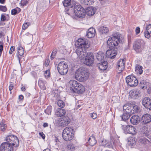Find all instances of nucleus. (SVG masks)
<instances>
[{
	"instance_id": "obj_1",
	"label": "nucleus",
	"mask_w": 151,
	"mask_h": 151,
	"mask_svg": "<svg viewBox=\"0 0 151 151\" xmlns=\"http://www.w3.org/2000/svg\"><path fill=\"white\" fill-rule=\"evenodd\" d=\"M120 34L116 33L114 34L112 37H110L108 39L107 43L109 47V50L106 52V56L111 59H114L117 54L116 50L113 49L114 48L117 46L120 42Z\"/></svg>"
},
{
	"instance_id": "obj_2",
	"label": "nucleus",
	"mask_w": 151,
	"mask_h": 151,
	"mask_svg": "<svg viewBox=\"0 0 151 151\" xmlns=\"http://www.w3.org/2000/svg\"><path fill=\"white\" fill-rule=\"evenodd\" d=\"M89 77V73L87 69L83 67L79 68L75 73L76 79L81 82L85 81Z\"/></svg>"
},
{
	"instance_id": "obj_3",
	"label": "nucleus",
	"mask_w": 151,
	"mask_h": 151,
	"mask_svg": "<svg viewBox=\"0 0 151 151\" xmlns=\"http://www.w3.org/2000/svg\"><path fill=\"white\" fill-rule=\"evenodd\" d=\"M70 89L74 93H82L85 91V88L80 83L73 80L69 82Z\"/></svg>"
},
{
	"instance_id": "obj_4",
	"label": "nucleus",
	"mask_w": 151,
	"mask_h": 151,
	"mask_svg": "<svg viewBox=\"0 0 151 151\" xmlns=\"http://www.w3.org/2000/svg\"><path fill=\"white\" fill-rule=\"evenodd\" d=\"M5 139L6 141V143L14 147H17L19 146V141L18 138L15 136L12 135H8L6 137Z\"/></svg>"
},
{
	"instance_id": "obj_5",
	"label": "nucleus",
	"mask_w": 151,
	"mask_h": 151,
	"mask_svg": "<svg viewBox=\"0 0 151 151\" xmlns=\"http://www.w3.org/2000/svg\"><path fill=\"white\" fill-rule=\"evenodd\" d=\"M74 12L76 15L79 18H83L85 16V10L80 5L75 6Z\"/></svg>"
},
{
	"instance_id": "obj_6",
	"label": "nucleus",
	"mask_w": 151,
	"mask_h": 151,
	"mask_svg": "<svg viewBox=\"0 0 151 151\" xmlns=\"http://www.w3.org/2000/svg\"><path fill=\"white\" fill-rule=\"evenodd\" d=\"M57 69L59 73L62 75L66 74L68 68L67 64L64 61L60 62L58 65Z\"/></svg>"
},
{
	"instance_id": "obj_7",
	"label": "nucleus",
	"mask_w": 151,
	"mask_h": 151,
	"mask_svg": "<svg viewBox=\"0 0 151 151\" xmlns=\"http://www.w3.org/2000/svg\"><path fill=\"white\" fill-rule=\"evenodd\" d=\"M126 80L127 84L131 87L136 86L138 83V80L132 75L128 76L126 78Z\"/></svg>"
},
{
	"instance_id": "obj_8",
	"label": "nucleus",
	"mask_w": 151,
	"mask_h": 151,
	"mask_svg": "<svg viewBox=\"0 0 151 151\" xmlns=\"http://www.w3.org/2000/svg\"><path fill=\"white\" fill-rule=\"evenodd\" d=\"M143 43V41L142 40H138L134 42L133 45V48L136 52L139 53L142 51Z\"/></svg>"
},
{
	"instance_id": "obj_9",
	"label": "nucleus",
	"mask_w": 151,
	"mask_h": 151,
	"mask_svg": "<svg viewBox=\"0 0 151 151\" xmlns=\"http://www.w3.org/2000/svg\"><path fill=\"white\" fill-rule=\"evenodd\" d=\"M121 128L126 134H134L136 133V129L132 125H127L125 126L121 125Z\"/></svg>"
},
{
	"instance_id": "obj_10",
	"label": "nucleus",
	"mask_w": 151,
	"mask_h": 151,
	"mask_svg": "<svg viewBox=\"0 0 151 151\" xmlns=\"http://www.w3.org/2000/svg\"><path fill=\"white\" fill-rule=\"evenodd\" d=\"M94 60L93 54L92 53L88 52L85 57L84 63L86 65L91 66L93 63Z\"/></svg>"
},
{
	"instance_id": "obj_11",
	"label": "nucleus",
	"mask_w": 151,
	"mask_h": 151,
	"mask_svg": "<svg viewBox=\"0 0 151 151\" xmlns=\"http://www.w3.org/2000/svg\"><path fill=\"white\" fill-rule=\"evenodd\" d=\"M76 52L78 55V58L81 60L85 58L88 53L85 49H83L82 47H79L76 50Z\"/></svg>"
},
{
	"instance_id": "obj_12",
	"label": "nucleus",
	"mask_w": 151,
	"mask_h": 151,
	"mask_svg": "<svg viewBox=\"0 0 151 151\" xmlns=\"http://www.w3.org/2000/svg\"><path fill=\"white\" fill-rule=\"evenodd\" d=\"M14 147L8 143L3 142L0 146V151H13Z\"/></svg>"
},
{
	"instance_id": "obj_13",
	"label": "nucleus",
	"mask_w": 151,
	"mask_h": 151,
	"mask_svg": "<svg viewBox=\"0 0 151 151\" xmlns=\"http://www.w3.org/2000/svg\"><path fill=\"white\" fill-rule=\"evenodd\" d=\"M142 105L146 108L151 110V99L146 97L144 98L142 101Z\"/></svg>"
},
{
	"instance_id": "obj_14",
	"label": "nucleus",
	"mask_w": 151,
	"mask_h": 151,
	"mask_svg": "<svg viewBox=\"0 0 151 151\" xmlns=\"http://www.w3.org/2000/svg\"><path fill=\"white\" fill-rule=\"evenodd\" d=\"M70 120L68 116H65L58 121L59 126L64 127L67 125L70 122Z\"/></svg>"
},
{
	"instance_id": "obj_15",
	"label": "nucleus",
	"mask_w": 151,
	"mask_h": 151,
	"mask_svg": "<svg viewBox=\"0 0 151 151\" xmlns=\"http://www.w3.org/2000/svg\"><path fill=\"white\" fill-rule=\"evenodd\" d=\"M139 91L138 89H134L130 91L129 92L130 97L133 99H138L140 95Z\"/></svg>"
},
{
	"instance_id": "obj_16",
	"label": "nucleus",
	"mask_w": 151,
	"mask_h": 151,
	"mask_svg": "<svg viewBox=\"0 0 151 151\" xmlns=\"http://www.w3.org/2000/svg\"><path fill=\"white\" fill-rule=\"evenodd\" d=\"M125 61L124 59H121L117 63V66L118 70L119 71V73H120L125 68Z\"/></svg>"
},
{
	"instance_id": "obj_17",
	"label": "nucleus",
	"mask_w": 151,
	"mask_h": 151,
	"mask_svg": "<svg viewBox=\"0 0 151 151\" xmlns=\"http://www.w3.org/2000/svg\"><path fill=\"white\" fill-rule=\"evenodd\" d=\"M141 121L144 124H147L151 122V115L149 114H146L143 115Z\"/></svg>"
},
{
	"instance_id": "obj_18",
	"label": "nucleus",
	"mask_w": 151,
	"mask_h": 151,
	"mask_svg": "<svg viewBox=\"0 0 151 151\" xmlns=\"http://www.w3.org/2000/svg\"><path fill=\"white\" fill-rule=\"evenodd\" d=\"M107 62L106 61H104L97 63L96 66L99 70H104L106 69L107 68Z\"/></svg>"
},
{
	"instance_id": "obj_19",
	"label": "nucleus",
	"mask_w": 151,
	"mask_h": 151,
	"mask_svg": "<svg viewBox=\"0 0 151 151\" xmlns=\"http://www.w3.org/2000/svg\"><path fill=\"white\" fill-rule=\"evenodd\" d=\"M96 9L95 8L91 6L87 8L85 10L86 14L90 16L93 15L95 13Z\"/></svg>"
},
{
	"instance_id": "obj_20",
	"label": "nucleus",
	"mask_w": 151,
	"mask_h": 151,
	"mask_svg": "<svg viewBox=\"0 0 151 151\" xmlns=\"http://www.w3.org/2000/svg\"><path fill=\"white\" fill-rule=\"evenodd\" d=\"M64 134L65 136L67 135V134H71L74 136V132L73 128L71 127H65L63 130V134Z\"/></svg>"
},
{
	"instance_id": "obj_21",
	"label": "nucleus",
	"mask_w": 151,
	"mask_h": 151,
	"mask_svg": "<svg viewBox=\"0 0 151 151\" xmlns=\"http://www.w3.org/2000/svg\"><path fill=\"white\" fill-rule=\"evenodd\" d=\"M140 117L138 115H135L132 116L131 118L130 122L133 124H137L139 122Z\"/></svg>"
},
{
	"instance_id": "obj_22",
	"label": "nucleus",
	"mask_w": 151,
	"mask_h": 151,
	"mask_svg": "<svg viewBox=\"0 0 151 151\" xmlns=\"http://www.w3.org/2000/svg\"><path fill=\"white\" fill-rule=\"evenodd\" d=\"M95 29L93 27L90 28L88 30L87 36L89 38H91L95 36Z\"/></svg>"
},
{
	"instance_id": "obj_23",
	"label": "nucleus",
	"mask_w": 151,
	"mask_h": 151,
	"mask_svg": "<svg viewBox=\"0 0 151 151\" xmlns=\"http://www.w3.org/2000/svg\"><path fill=\"white\" fill-rule=\"evenodd\" d=\"M102 145L105 147L109 148H112L113 145H114V142L112 141L108 142L107 141L103 140L102 141Z\"/></svg>"
},
{
	"instance_id": "obj_24",
	"label": "nucleus",
	"mask_w": 151,
	"mask_h": 151,
	"mask_svg": "<svg viewBox=\"0 0 151 151\" xmlns=\"http://www.w3.org/2000/svg\"><path fill=\"white\" fill-rule=\"evenodd\" d=\"M18 55L17 54V57L18 58L19 62H20L21 58L19 56H22L24 53V50L23 48L22 47H18Z\"/></svg>"
},
{
	"instance_id": "obj_25",
	"label": "nucleus",
	"mask_w": 151,
	"mask_h": 151,
	"mask_svg": "<svg viewBox=\"0 0 151 151\" xmlns=\"http://www.w3.org/2000/svg\"><path fill=\"white\" fill-rule=\"evenodd\" d=\"M56 114L58 116H62L65 115L66 111L64 109L59 108L57 109Z\"/></svg>"
},
{
	"instance_id": "obj_26",
	"label": "nucleus",
	"mask_w": 151,
	"mask_h": 151,
	"mask_svg": "<svg viewBox=\"0 0 151 151\" xmlns=\"http://www.w3.org/2000/svg\"><path fill=\"white\" fill-rule=\"evenodd\" d=\"M78 44L79 46H81V47H85V46L86 45L87 42L86 40L82 39H79L78 40Z\"/></svg>"
},
{
	"instance_id": "obj_27",
	"label": "nucleus",
	"mask_w": 151,
	"mask_h": 151,
	"mask_svg": "<svg viewBox=\"0 0 151 151\" xmlns=\"http://www.w3.org/2000/svg\"><path fill=\"white\" fill-rule=\"evenodd\" d=\"M67 135L65 136L64 134H62V137L63 139L66 141H68L71 140L74 137L71 134H67Z\"/></svg>"
},
{
	"instance_id": "obj_28",
	"label": "nucleus",
	"mask_w": 151,
	"mask_h": 151,
	"mask_svg": "<svg viewBox=\"0 0 151 151\" xmlns=\"http://www.w3.org/2000/svg\"><path fill=\"white\" fill-rule=\"evenodd\" d=\"M104 54L103 52H99L96 54V57L97 59L99 61L102 60L104 57Z\"/></svg>"
},
{
	"instance_id": "obj_29",
	"label": "nucleus",
	"mask_w": 151,
	"mask_h": 151,
	"mask_svg": "<svg viewBox=\"0 0 151 151\" xmlns=\"http://www.w3.org/2000/svg\"><path fill=\"white\" fill-rule=\"evenodd\" d=\"M88 142L90 145L93 146L96 143L97 141L94 137L91 136L89 138Z\"/></svg>"
},
{
	"instance_id": "obj_30",
	"label": "nucleus",
	"mask_w": 151,
	"mask_h": 151,
	"mask_svg": "<svg viewBox=\"0 0 151 151\" xmlns=\"http://www.w3.org/2000/svg\"><path fill=\"white\" fill-rule=\"evenodd\" d=\"M142 67L141 66L136 64L135 68V71L137 73H139V74H141L143 70L142 69Z\"/></svg>"
},
{
	"instance_id": "obj_31",
	"label": "nucleus",
	"mask_w": 151,
	"mask_h": 151,
	"mask_svg": "<svg viewBox=\"0 0 151 151\" xmlns=\"http://www.w3.org/2000/svg\"><path fill=\"white\" fill-rule=\"evenodd\" d=\"M99 31L102 34L107 33L109 32V29L105 27L102 26L99 29Z\"/></svg>"
},
{
	"instance_id": "obj_32",
	"label": "nucleus",
	"mask_w": 151,
	"mask_h": 151,
	"mask_svg": "<svg viewBox=\"0 0 151 151\" xmlns=\"http://www.w3.org/2000/svg\"><path fill=\"white\" fill-rule=\"evenodd\" d=\"M139 142L142 144L145 145L146 144H149L150 143L149 141L146 138H141L139 141Z\"/></svg>"
},
{
	"instance_id": "obj_33",
	"label": "nucleus",
	"mask_w": 151,
	"mask_h": 151,
	"mask_svg": "<svg viewBox=\"0 0 151 151\" xmlns=\"http://www.w3.org/2000/svg\"><path fill=\"white\" fill-rule=\"evenodd\" d=\"M147 82L143 80L140 81L139 83V85L142 89H145L147 88Z\"/></svg>"
},
{
	"instance_id": "obj_34",
	"label": "nucleus",
	"mask_w": 151,
	"mask_h": 151,
	"mask_svg": "<svg viewBox=\"0 0 151 151\" xmlns=\"http://www.w3.org/2000/svg\"><path fill=\"white\" fill-rule=\"evenodd\" d=\"M21 11V9L20 8L17 7L13 9H12L11 11V13L12 15H14L19 13Z\"/></svg>"
},
{
	"instance_id": "obj_35",
	"label": "nucleus",
	"mask_w": 151,
	"mask_h": 151,
	"mask_svg": "<svg viewBox=\"0 0 151 151\" xmlns=\"http://www.w3.org/2000/svg\"><path fill=\"white\" fill-rule=\"evenodd\" d=\"M38 85L41 89L43 90L45 89L46 87L45 86V81L40 80H39L38 81Z\"/></svg>"
},
{
	"instance_id": "obj_36",
	"label": "nucleus",
	"mask_w": 151,
	"mask_h": 151,
	"mask_svg": "<svg viewBox=\"0 0 151 151\" xmlns=\"http://www.w3.org/2000/svg\"><path fill=\"white\" fill-rule=\"evenodd\" d=\"M130 115L128 114L124 113L122 116V118L123 120L125 121L128 119L130 116Z\"/></svg>"
},
{
	"instance_id": "obj_37",
	"label": "nucleus",
	"mask_w": 151,
	"mask_h": 151,
	"mask_svg": "<svg viewBox=\"0 0 151 151\" xmlns=\"http://www.w3.org/2000/svg\"><path fill=\"white\" fill-rule=\"evenodd\" d=\"M52 108V107L51 106H48L47 109L44 110L45 113L46 114H47L48 115L50 114L51 112Z\"/></svg>"
},
{
	"instance_id": "obj_38",
	"label": "nucleus",
	"mask_w": 151,
	"mask_h": 151,
	"mask_svg": "<svg viewBox=\"0 0 151 151\" xmlns=\"http://www.w3.org/2000/svg\"><path fill=\"white\" fill-rule=\"evenodd\" d=\"M129 108V109L128 108V109L124 111V112L125 113L131 115L132 114L134 113V111L132 109V108L131 106H130Z\"/></svg>"
},
{
	"instance_id": "obj_39",
	"label": "nucleus",
	"mask_w": 151,
	"mask_h": 151,
	"mask_svg": "<svg viewBox=\"0 0 151 151\" xmlns=\"http://www.w3.org/2000/svg\"><path fill=\"white\" fill-rule=\"evenodd\" d=\"M83 3L85 5H90L93 3V0H83Z\"/></svg>"
},
{
	"instance_id": "obj_40",
	"label": "nucleus",
	"mask_w": 151,
	"mask_h": 151,
	"mask_svg": "<svg viewBox=\"0 0 151 151\" xmlns=\"http://www.w3.org/2000/svg\"><path fill=\"white\" fill-rule=\"evenodd\" d=\"M0 127L1 130L3 131H4L6 129V124H4V123L1 122L0 123Z\"/></svg>"
},
{
	"instance_id": "obj_41",
	"label": "nucleus",
	"mask_w": 151,
	"mask_h": 151,
	"mask_svg": "<svg viewBox=\"0 0 151 151\" xmlns=\"http://www.w3.org/2000/svg\"><path fill=\"white\" fill-rule=\"evenodd\" d=\"M58 106L61 108H63L65 106L64 102L62 100H59L57 102Z\"/></svg>"
},
{
	"instance_id": "obj_42",
	"label": "nucleus",
	"mask_w": 151,
	"mask_h": 151,
	"mask_svg": "<svg viewBox=\"0 0 151 151\" xmlns=\"http://www.w3.org/2000/svg\"><path fill=\"white\" fill-rule=\"evenodd\" d=\"M68 149L72 151H73L75 149L74 145L71 143L69 144L67 146Z\"/></svg>"
},
{
	"instance_id": "obj_43",
	"label": "nucleus",
	"mask_w": 151,
	"mask_h": 151,
	"mask_svg": "<svg viewBox=\"0 0 151 151\" xmlns=\"http://www.w3.org/2000/svg\"><path fill=\"white\" fill-rule=\"evenodd\" d=\"M71 0H64L63 2V5L65 6H69L70 4Z\"/></svg>"
},
{
	"instance_id": "obj_44",
	"label": "nucleus",
	"mask_w": 151,
	"mask_h": 151,
	"mask_svg": "<svg viewBox=\"0 0 151 151\" xmlns=\"http://www.w3.org/2000/svg\"><path fill=\"white\" fill-rule=\"evenodd\" d=\"M57 53V50L54 49L53 50L50 56V58L52 60L55 58V55Z\"/></svg>"
},
{
	"instance_id": "obj_45",
	"label": "nucleus",
	"mask_w": 151,
	"mask_h": 151,
	"mask_svg": "<svg viewBox=\"0 0 151 151\" xmlns=\"http://www.w3.org/2000/svg\"><path fill=\"white\" fill-rule=\"evenodd\" d=\"M28 4V1L27 0H21L20 3V5L22 6H26Z\"/></svg>"
},
{
	"instance_id": "obj_46",
	"label": "nucleus",
	"mask_w": 151,
	"mask_h": 151,
	"mask_svg": "<svg viewBox=\"0 0 151 151\" xmlns=\"http://www.w3.org/2000/svg\"><path fill=\"white\" fill-rule=\"evenodd\" d=\"M89 114L91 117L93 119H95L97 117V114L95 113H90Z\"/></svg>"
},
{
	"instance_id": "obj_47",
	"label": "nucleus",
	"mask_w": 151,
	"mask_h": 151,
	"mask_svg": "<svg viewBox=\"0 0 151 151\" xmlns=\"http://www.w3.org/2000/svg\"><path fill=\"white\" fill-rule=\"evenodd\" d=\"M50 70H49L45 71L44 73V76L46 78L49 77L50 76Z\"/></svg>"
},
{
	"instance_id": "obj_48",
	"label": "nucleus",
	"mask_w": 151,
	"mask_h": 151,
	"mask_svg": "<svg viewBox=\"0 0 151 151\" xmlns=\"http://www.w3.org/2000/svg\"><path fill=\"white\" fill-rule=\"evenodd\" d=\"M7 9L5 6L0 5V10L4 12H5L7 11Z\"/></svg>"
},
{
	"instance_id": "obj_49",
	"label": "nucleus",
	"mask_w": 151,
	"mask_h": 151,
	"mask_svg": "<svg viewBox=\"0 0 151 151\" xmlns=\"http://www.w3.org/2000/svg\"><path fill=\"white\" fill-rule=\"evenodd\" d=\"M29 23L27 22L24 24L22 26V29L24 30L26 29L28 27L29 25Z\"/></svg>"
},
{
	"instance_id": "obj_50",
	"label": "nucleus",
	"mask_w": 151,
	"mask_h": 151,
	"mask_svg": "<svg viewBox=\"0 0 151 151\" xmlns=\"http://www.w3.org/2000/svg\"><path fill=\"white\" fill-rule=\"evenodd\" d=\"M52 26L51 25H49L47 26H46L45 28V31H47L49 30H50L51 28H52Z\"/></svg>"
},
{
	"instance_id": "obj_51",
	"label": "nucleus",
	"mask_w": 151,
	"mask_h": 151,
	"mask_svg": "<svg viewBox=\"0 0 151 151\" xmlns=\"http://www.w3.org/2000/svg\"><path fill=\"white\" fill-rule=\"evenodd\" d=\"M147 30L148 33H151V24H149L147 27Z\"/></svg>"
},
{
	"instance_id": "obj_52",
	"label": "nucleus",
	"mask_w": 151,
	"mask_h": 151,
	"mask_svg": "<svg viewBox=\"0 0 151 151\" xmlns=\"http://www.w3.org/2000/svg\"><path fill=\"white\" fill-rule=\"evenodd\" d=\"M15 50L14 47L11 46L10 47L9 53V54H12L13 52Z\"/></svg>"
},
{
	"instance_id": "obj_53",
	"label": "nucleus",
	"mask_w": 151,
	"mask_h": 151,
	"mask_svg": "<svg viewBox=\"0 0 151 151\" xmlns=\"http://www.w3.org/2000/svg\"><path fill=\"white\" fill-rule=\"evenodd\" d=\"M130 106H129V105L128 104H125L123 107V109L124 111L127 110L128 108L129 109L130 108Z\"/></svg>"
},
{
	"instance_id": "obj_54",
	"label": "nucleus",
	"mask_w": 151,
	"mask_h": 151,
	"mask_svg": "<svg viewBox=\"0 0 151 151\" xmlns=\"http://www.w3.org/2000/svg\"><path fill=\"white\" fill-rule=\"evenodd\" d=\"M150 33H148L147 32H145V36L146 38H149L150 37Z\"/></svg>"
},
{
	"instance_id": "obj_55",
	"label": "nucleus",
	"mask_w": 151,
	"mask_h": 151,
	"mask_svg": "<svg viewBox=\"0 0 151 151\" xmlns=\"http://www.w3.org/2000/svg\"><path fill=\"white\" fill-rule=\"evenodd\" d=\"M4 47V44L2 42L0 41V52H2Z\"/></svg>"
},
{
	"instance_id": "obj_56",
	"label": "nucleus",
	"mask_w": 151,
	"mask_h": 151,
	"mask_svg": "<svg viewBox=\"0 0 151 151\" xmlns=\"http://www.w3.org/2000/svg\"><path fill=\"white\" fill-rule=\"evenodd\" d=\"M31 75L35 78H37V73L36 72L32 71L31 73Z\"/></svg>"
},
{
	"instance_id": "obj_57",
	"label": "nucleus",
	"mask_w": 151,
	"mask_h": 151,
	"mask_svg": "<svg viewBox=\"0 0 151 151\" xmlns=\"http://www.w3.org/2000/svg\"><path fill=\"white\" fill-rule=\"evenodd\" d=\"M6 20V16L4 14H2L1 17V20L2 22Z\"/></svg>"
},
{
	"instance_id": "obj_58",
	"label": "nucleus",
	"mask_w": 151,
	"mask_h": 151,
	"mask_svg": "<svg viewBox=\"0 0 151 151\" xmlns=\"http://www.w3.org/2000/svg\"><path fill=\"white\" fill-rule=\"evenodd\" d=\"M39 135L40 136L42 137V138L43 139H44L45 138V134L43 133V132H40L39 133Z\"/></svg>"
},
{
	"instance_id": "obj_59",
	"label": "nucleus",
	"mask_w": 151,
	"mask_h": 151,
	"mask_svg": "<svg viewBox=\"0 0 151 151\" xmlns=\"http://www.w3.org/2000/svg\"><path fill=\"white\" fill-rule=\"evenodd\" d=\"M50 60L48 59H46L45 63V66L47 67L49 64Z\"/></svg>"
},
{
	"instance_id": "obj_60",
	"label": "nucleus",
	"mask_w": 151,
	"mask_h": 151,
	"mask_svg": "<svg viewBox=\"0 0 151 151\" xmlns=\"http://www.w3.org/2000/svg\"><path fill=\"white\" fill-rule=\"evenodd\" d=\"M133 110L132 109L133 111H134V113L137 112L138 110V107L137 106H134L133 107Z\"/></svg>"
},
{
	"instance_id": "obj_61",
	"label": "nucleus",
	"mask_w": 151,
	"mask_h": 151,
	"mask_svg": "<svg viewBox=\"0 0 151 151\" xmlns=\"http://www.w3.org/2000/svg\"><path fill=\"white\" fill-rule=\"evenodd\" d=\"M135 32L137 35L140 32V29L139 27H137L136 28Z\"/></svg>"
},
{
	"instance_id": "obj_62",
	"label": "nucleus",
	"mask_w": 151,
	"mask_h": 151,
	"mask_svg": "<svg viewBox=\"0 0 151 151\" xmlns=\"http://www.w3.org/2000/svg\"><path fill=\"white\" fill-rule=\"evenodd\" d=\"M14 87V86L13 84H10L9 86V89L10 91H12L13 88V87Z\"/></svg>"
},
{
	"instance_id": "obj_63",
	"label": "nucleus",
	"mask_w": 151,
	"mask_h": 151,
	"mask_svg": "<svg viewBox=\"0 0 151 151\" xmlns=\"http://www.w3.org/2000/svg\"><path fill=\"white\" fill-rule=\"evenodd\" d=\"M19 98L21 100H22L23 99L24 97L22 95H20L19 96Z\"/></svg>"
},
{
	"instance_id": "obj_64",
	"label": "nucleus",
	"mask_w": 151,
	"mask_h": 151,
	"mask_svg": "<svg viewBox=\"0 0 151 151\" xmlns=\"http://www.w3.org/2000/svg\"><path fill=\"white\" fill-rule=\"evenodd\" d=\"M48 126V124L47 123H44L43 124V126L44 127H47Z\"/></svg>"
}]
</instances>
